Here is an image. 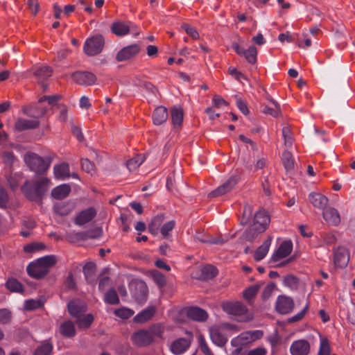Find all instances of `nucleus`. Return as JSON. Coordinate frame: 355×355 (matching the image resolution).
<instances>
[{
	"mask_svg": "<svg viewBox=\"0 0 355 355\" xmlns=\"http://www.w3.org/2000/svg\"><path fill=\"white\" fill-rule=\"evenodd\" d=\"M55 263L56 259L54 256H45L29 263L26 270L30 276L38 279L45 276L49 272L50 268Z\"/></svg>",
	"mask_w": 355,
	"mask_h": 355,
	"instance_id": "obj_1",
	"label": "nucleus"
},
{
	"mask_svg": "<svg viewBox=\"0 0 355 355\" xmlns=\"http://www.w3.org/2000/svg\"><path fill=\"white\" fill-rule=\"evenodd\" d=\"M270 223V217L266 211H259L254 217L253 223L248 231L243 234V238L248 241H252L259 234L263 232Z\"/></svg>",
	"mask_w": 355,
	"mask_h": 355,
	"instance_id": "obj_2",
	"label": "nucleus"
},
{
	"mask_svg": "<svg viewBox=\"0 0 355 355\" xmlns=\"http://www.w3.org/2000/svg\"><path fill=\"white\" fill-rule=\"evenodd\" d=\"M49 180L42 176L37 180L34 187H31L29 182H26L21 190L28 198L36 200L49 189Z\"/></svg>",
	"mask_w": 355,
	"mask_h": 355,
	"instance_id": "obj_3",
	"label": "nucleus"
},
{
	"mask_svg": "<svg viewBox=\"0 0 355 355\" xmlns=\"http://www.w3.org/2000/svg\"><path fill=\"white\" fill-rule=\"evenodd\" d=\"M293 250V243L291 241H283L271 256L270 261L277 263V266H284L293 261V258H287Z\"/></svg>",
	"mask_w": 355,
	"mask_h": 355,
	"instance_id": "obj_4",
	"label": "nucleus"
},
{
	"mask_svg": "<svg viewBox=\"0 0 355 355\" xmlns=\"http://www.w3.org/2000/svg\"><path fill=\"white\" fill-rule=\"evenodd\" d=\"M221 307L228 315L241 318L240 320H247L251 318L246 306L239 301L224 302L222 303Z\"/></svg>",
	"mask_w": 355,
	"mask_h": 355,
	"instance_id": "obj_5",
	"label": "nucleus"
},
{
	"mask_svg": "<svg viewBox=\"0 0 355 355\" xmlns=\"http://www.w3.org/2000/svg\"><path fill=\"white\" fill-rule=\"evenodd\" d=\"M24 162L31 171L36 175L42 174L49 167V162L45 161L37 155L33 153H28L24 155Z\"/></svg>",
	"mask_w": 355,
	"mask_h": 355,
	"instance_id": "obj_6",
	"label": "nucleus"
},
{
	"mask_svg": "<svg viewBox=\"0 0 355 355\" xmlns=\"http://www.w3.org/2000/svg\"><path fill=\"white\" fill-rule=\"evenodd\" d=\"M223 330L237 331L234 324L223 323L218 326L211 327L209 329L210 338L212 342L218 347H223L227 341V337L223 334Z\"/></svg>",
	"mask_w": 355,
	"mask_h": 355,
	"instance_id": "obj_7",
	"label": "nucleus"
},
{
	"mask_svg": "<svg viewBox=\"0 0 355 355\" xmlns=\"http://www.w3.org/2000/svg\"><path fill=\"white\" fill-rule=\"evenodd\" d=\"M104 46V39L101 35H96L87 38L84 44L83 51L89 56L99 54Z\"/></svg>",
	"mask_w": 355,
	"mask_h": 355,
	"instance_id": "obj_8",
	"label": "nucleus"
},
{
	"mask_svg": "<svg viewBox=\"0 0 355 355\" xmlns=\"http://www.w3.org/2000/svg\"><path fill=\"white\" fill-rule=\"evenodd\" d=\"M262 336V331L259 330L245 331L233 338L231 343L235 347L242 346L261 338Z\"/></svg>",
	"mask_w": 355,
	"mask_h": 355,
	"instance_id": "obj_9",
	"label": "nucleus"
},
{
	"mask_svg": "<svg viewBox=\"0 0 355 355\" xmlns=\"http://www.w3.org/2000/svg\"><path fill=\"white\" fill-rule=\"evenodd\" d=\"M294 308L293 300L286 295H280L276 301V310L281 314H288Z\"/></svg>",
	"mask_w": 355,
	"mask_h": 355,
	"instance_id": "obj_10",
	"label": "nucleus"
},
{
	"mask_svg": "<svg viewBox=\"0 0 355 355\" xmlns=\"http://www.w3.org/2000/svg\"><path fill=\"white\" fill-rule=\"evenodd\" d=\"M72 78L76 83L85 86L93 85L96 81V76L88 71L73 73Z\"/></svg>",
	"mask_w": 355,
	"mask_h": 355,
	"instance_id": "obj_11",
	"label": "nucleus"
},
{
	"mask_svg": "<svg viewBox=\"0 0 355 355\" xmlns=\"http://www.w3.org/2000/svg\"><path fill=\"white\" fill-rule=\"evenodd\" d=\"M238 178L236 176L230 177L224 184L218 187L216 189L209 193V196L216 197L224 195L231 191L236 184Z\"/></svg>",
	"mask_w": 355,
	"mask_h": 355,
	"instance_id": "obj_12",
	"label": "nucleus"
},
{
	"mask_svg": "<svg viewBox=\"0 0 355 355\" xmlns=\"http://www.w3.org/2000/svg\"><path fill=\"white\" fill-rule=\"evenodd\" d=\"M309 352V343L304 339L294 341L290 347V352L292 355H308Z\"/></svg>",
	"mask_w": 355,
	"mask_h": 355,
	"instance_id": "obj_13",
	"label": "nucleus"
},
{
	"mask_svg": "<svg viewBox=\"0 0 355 355\" xmlns=\"http://www.w3.org/2000/svg\"><path fill=\"white\" fill-rule=\"evenodd\" d=\"M140 51L138 44H132L123 48L116 55V60L119 62L125 61L135 56Z\"/></svg>",
	"mask_w": 355,
	"mask_h": 355,
	"instance_id": "obj_14",
	"label": "nucleus"
},
{
	"mask_svg": "<svg viewBox=\"0 0 355 355\" xmlns=\"http://www.w3.org/2000/svg\"><path fill=\"white\" fill-rule=\"evenodd\" d=\"M67 306L70 315L76 318L83 316L87 310L86 304L78 300L70 302Z\"/></svg>",
	"mask_w": 355,
	"mask_h": 355,
	"instance_id": "obj_15",
	"label": "nucleus"
},
{
	"mask_svg": "<svg viewBox=\"0 0 355 355\" xmlns=\"http://www.w3.org/2000/svg\"><path fill=\"white\" fill-rule=\"evenodd\" d=\"M190 345V338H178L171 343L170 349L173 354L179 355L184 353Z\"/></svg>",
	"mask_w": 355,
	"mask_h": 355,
	"instance_id": "obj_16",
	"label": "nucleus"
},
{
	"mask_svg": "<svg viewBox=\"0 0 355 355\" xmlns=\"http://www.w3.org/2000/svg\"><path fill=\"white\" fill-rule=\"evenodd\" d=\"M135 344L139 346H145L153 343L152 337L148 330H140L132 336Z\"/></svg>",
	"mask_w": 355,
	"mask_h": 355,
	"instance_id": "obj_17",
	"label": "nucleus"
},
{
	"mask_svg": "<svg viewBox=\"0 0 355 355\" xmlns=\"http://www.w3.org/2000/svg\"><path fill=\"white\" fill-rule=\"evenodd\" d=\"M96 215L95 209L90 207L80 211L75 219V223L78 225H83L91 221Z\"/></svg>",
	"mask_w": 355,
	"mask_h": 355,
	"instance_id": "obj_18",
	"label": "nucleus"
},
{
	"mask_svg": "<svg viewBox=\"0 0 355 355\" xmlns=\"http://www.w3.org/2000/svg\"><path fill=\"white\" fill-rule=\"evenodd\" d=\"M39 125L40 121L37 119H26L20 118L15 123V128L17 131H24L36 128Z\"/></svg>",
	"mask_w": 355,
	"mask_h": 355,
	"instance_id": "obj_19",
	"label": "nucleus"
},
{
	"mask_svg": "<svg viewBox=\"0 0 355 355\" xmlns=\"http://www.w3.org/2000/svg\"><path fill=\"white\" fill-rule=\"evenodd\" d=\"M349 260L348 250L345 248H338L334 254L335 264L339 267H345Z\"/></svg>",
	"mask_w": 355,
	"mask_h": 355,
	"instance_id": "obj_20",
	"label": "nucleus"
},
{
	"mask_svg": "<svg viewBox=\"0 0 355 355\" xmlns=\"http://www.w3.org/2000/svg\"><path fill=\"white\" fill-rule=\"evenodd\" d=\"M147 294L148 288L144 282H141L135 285L133 295L139 304H143L146 301Z\"/></svg>",
	"mask_w": 355,
	"mask_h": 355,
	"instance_id": "obj_21",
	"label": "nucleus"
},
{
	"mask_svg": "<svg viewBox=\"0 0 355 355\" xmlns=\"http://www.w3.org/2000/svg\"><path fill=\"white\" fill-rule=\"evenodd\" d=\"M34 76L37 78L39 84H41L44 89H46L47 85L42 82L49 78L52 74V69L47 66L37 67L34 71Z\"/></svg>",
	"mask_w": 355,
	"mask_h": 355,
	"instance_id": "obj_22",
	"label": "nucleus"
},
{
	"mask_svg": "<svg viewBox=\"0 0 355 355\" xmlns=\"http://www.w3.org/2000/svg\"><path fill=\"white\" fill-rule=\"evenodd\" d=\"M323 218L325 221L331 225H337L340 222V214L338 211L332 207L326 209L323 213Z\"/></svg>",
	"mask_w": 355,
	"mask_h": 355,
	"instance_id": "obj_23",
	"label": "nucleus"
},
{
	"mask_svg": "<svg viewBox=\"0 0 355 355\" xmlns=\"http://www.w3.org/2000/svg\"><path fill=\"white\" fill-rule=\"evenodd\" d=\"M309 200L311 204L318 209H324L328 204V198L319 193L309 194Z\"/></svg>",
	"mask_w": 355,
	"mask_h": 355,
	"instance_id": "obj_24",
	"label": "nucleus"
},
{
	"mask_svg": "<svg viewBox=\"0 0 355 355\" xmlns=\"http://www.w3.org/2000/svg\"><path fill=\"white\" fill-rule=\"evenodd\" d=\"M131 27L132 24L130 23L116 21L113 23L111 29L112 33L117 36H123L130 31Z\"/></svg>",
	"mask_w": 355,
	"mask_h": 355,
	"instance_id": "obj_25",
	"label": "nucleus"
},
{
	"mask_svg": "<svg viewBox=\"0 0 355 355\" xmlns=\"http://www.w3.org/2000/svg\"><path fill=\"white\" fill-rule=\"evenodd\" d=\"M168 119V111L165 107H157L153 114V121L155 125H159L164 123Z\"/></svg>",
	"mask_w": 355,
	"mask_h": 355,
	"instance_id": "obj_26",
	"label": "nucleus"
},
{
	"mask_svg": "<svg viewBox=\"0 0 355 355\" xmlns=\"http://www.w3.org/2000/svg\"><path fill=\"white\" fill-rule=\"evenodd\" d=\"M272 239L268 237L266 239L262 245H261L254 252V259L257 261L262 260L268 254L269 248L271 245Z\"/></svg>",
	"mask_w": 355,
	"mask_h": 355,
	"instance_id": "obj_27",
	"label": "nucleus"
},
{
	"mask_svg": "<svg viewBox=\"0 0 355 355\" xmlns=\"http://www.w3.org/2000/svg\"><path fill=\"white\" fill-rule=\"evenodd\" d=\"M187 315L193 320L203 322L208 318L207 313L198 307H191L187 311Z\"/></svg>",
	"mask_w": 355,
	"mask_h": 355,
	"instance_id": "obj_28",
	"label": "nucleus"
},
{
	"mask_svg": "<svg viewBox=\"0 0 355 355\" xmlns=\"http://www.w3.org/2000/svg\"><path fill=\"white\" fill-rule=\"evenodd\" d=\"M59 331L63 336L67 338H72L76 335L75 324L70 320L62 322L60 326Z\"/></svg>",
	"mask_w": 355,
	"mask_h": 355,
	"instance_id": "obj_29",
	"label": "nucleus"
},
{
	"mask_svg": "<svg viewBox=\"0 0 355 355\" xmlns=\"http://www.w3.org/2000/svg\"><path fill=\"white\" fill-rule=\"evenodd\" d=\"M53 171L57 179L64 180L70 176L69 164L65 162L54 166Z\"/></svg>",
	"mask_w": 355,
	"mask_h": 355,
	"instance_id": "obj_30",
	"label": "nucleus"
},
{
	"mask_svg": "<svg viewBox=\"0 0 355 355\" xmlns=\"http://www.w3.org/2000/svg\"><path fill=\"white\" fill-rule=\"evenodd\" d=\"M71 191V187L67 184H63L54 188L51 191V196L58 200L66 198Z\"/></svg>",
	"mask_w": 355,
	"mask_h": 355,
	"instance_id": "obj_31",
	"label": "nucleus"
},
{
	"mask_svg": "<svg viewBox=\"0 0 355 355\" xmlns=\"http://www.w3.org/2000/svg\"><path fill=\"white\" fill-rule=\"evenodd\" d=\"M164 219L163 214H159L152 219L148 225V230L152 234L157 235L158 234L159 230L163 225Z\"/></svg>",
	"mask_w": 355,
	"mask_h": 355,
	"instance_id": "obj_32",
	"label": "nucleus"
},
{
	"mask_svg": "<svg viewBox=\"0 0 355 355\" xmlns=\"http://www.w3.org/2000/svg\"><path fill=\"white\" fill-rule=\"evenodd\" d=\"M73 206L70 203L60 202L54 205L55 213L60 216H66L72 211Z\"/></svg>",
	"mask_w": 355,
	"mask_h": 355,
	"instance_id": "obj_33",
	"label": "nucleus"
},
{
	"mask_svg": "<svg viewBox=\"0 0 355 355\" xmlns=\"http://www.w3.org/2000/svg\"><path fill=\"white\" fill-rule=\"evenodd\" d=\"M155 313L153 307H148L143 311L139 313L135 317V320L139 323L145 322L149 320Z\"/></svg>",
	"mask_w": 355,
	"mask_h": 355,
	"instance_id": "obj_34",
	"label": "nucleus"
},
{
	"mask_svg": "<svg viewBox=\"0 0 355 355\" xmlns=\"http://www.w3.org/2000/svg\"><path fill=\"white\" fill-rule=\"evenodd\" d=\"M148 331L152 337L153 342H154L157 338H163L164 327L161 324H156L151 326L149 328Z\"/></svg>",
	"mask_w": 355,
	"mask_h": 355,
	"instance_id": "obj_35",
	"label": "nucleus"
},
{
	"mask_svg": "<svg viewBox=\"0 0 355 355\" xmlns=\"http://www.w3.org/2000/svg\"><path fill=\"white\" fill-rule=\"evenodd\" d=\"M172 122L174 126H180L183 121V111L182 108L174 107L171 110Z\"/></svg>",
	"mask_w": 355,
	"mask_h": 355,
	"instance_id": "obj_36",
	"label": "nucleus"
},
{
	"mask_svg": "<svg viewBox=\"0 0 355 355\" xmlns=\"http://www.w3.org/2000/svg\"><path fill=\"white\" fill-rule=\"evenodd\" d=\"M52 350V344L49 341H44L37 347L34 355H50Z\"/></svg>",
	"mask_w": 355,
	"mask_h": 355,
	"instance_id": "obj_37",
	"label": "nucleus"
},
{
	"mask_svg": "<svg viewBox=\"0 0 355 355\" xmlns=\"http://www.w3.org/2000/svg\"><path fill=\"white\" fill-rule=\"evenodd\" d=\"M145 160L144 155H138L127 162V167L130 171L136 170Z\"/></svg>",
	"mask_w": 355,
	"mask_h": 355,
	"instance_id": "obj_38",
	"label": "nucleus"
},
{
	"mask_svg": "<svg viewBox=\"0 0 355 355\" xmlns=\"http://www.w3.org/2000/svg\"><path fill=\"white\" fill-rule=\"evenodd\" d=\"M282 162L286 171H291L294 168V161L291 152L286 150L283 153Z\"/></svg>",
	"mask_w": 355,
	"mask_h": 355,
	"instance_id": "obj_39",
	"label": "nucleus"
},
{
	"mask_svg": "<svg viewBox=\"0 0 355 355\" xmlns=\"http://www.w3.org/2000/svg\"><path fill=\"white\" fill-rule=\"evenodd\" d=\"M6 286L7 288L11 292H19L21 293L23 291V286L22 284L18 282L16 279L11 278L9 279L6 283Z\"/></svg>",
	"mask_w": 355,
	"mask_h": 355,
	"instance_id": "obj_40",
	"label": "nucleus"
},
{
	"mask_svg": "<svg viewBox=\"0 0 355 355\" xmlns=\"http://www.w3.org/2000/svg\"><path fill=\"white\" fill-rule=\"evenodd\" d=\"M257 51L255 46H250L245 52L244 57L250 64H254L257 61Z\"/></svg>",
	"mask_w": 355,
	"mask_h": 355,
	"instance_id": "obj_41",
	"label": "nucleus"
},
{
	"mask_svg": "<svg viewBox=\"0 0 355 355\" xmlns=\"http://www.w3.org/2000/svg\"><path fill=\"white\" fill-rule=\"evenodd\" d=\"M77 319V324L80 328H88L94 320V317L92 314H87L83 317H80Z\"/></svg>",
	"mask_w": 355,
	"mask_h": 355,
	"instance_id": "obj_42",
	"label": "nucleus"
},
{
	"mask_svg": "<svg viewBox=\"0 0 355 355\" xmlns=\"http://www.w3.org/2000/svg\"><path fill=\"white\" fill-rule=\"evenodd\" d=\"M270 102L275 106V108H270L268 106H266L264 107L263 112L265 114H270L271 116H272L274 117H277L281 113L280 106L277 101H275L272 99L270 100Z\"/></svg>",
	"mask_w": 355,
	"mask_h": 355,
	"instance_id": "obj_43",
	"label": "nucleus"
},
{
	"mask_svg": "<svg viewBox=\"0 0 355 355\" xmlns=\"http://www.w3.org/2000/svg\"><path fill=\"white\" fill-rule=\"evenodd\" d=\"M282 137L285 146L286 148L291 147L293 142V137L288 127H284L282 128Z\"/></svg>",
	"mask_w": 355,
	"mask_h": 355,
	"instance_id": "obj_44",
	"label": "nucleus"
},
{
	"mask_svg": "<svg viewBox=\"0 0 355 355\" xmlns=\"http://www.w3.org/2000/svg\"><path fill=\"white\" fill-rule=\"evenodd\" d=\"M284 285L291 290H295L298 286V279L293 275H287L284 278Z\"/></svg>",
	"mask_w": 355,
	"mask_h": 355,
	"instance_id": "obj_45",
	"label": "nucleus"
},
{
	"mask_svg": "<svg viewBox=\"0 0 355 355\" xmlns=\"http://www.w3.org/2000/svg\"><path fill=\"white\" fill-rule=\"evenodd\" d=\"M105 301L111 304H116L119 302L117 293L114 289L109 290L105 295Z\"/></svg>",
	"mask_w": 355,
	"mask_h": 355,
	"instance_id": "obj_46",
	"label": "nucleus"
},
{
	"mask_svg": "<svg viewBox=\"0 0 355 355\" xmlns=\"http://www.w3.org/2000/svg\"><path fill=\"white\" fill-rule=\"evenodd\" d=\"M331 348L327 338H321L318 355H330Z\"/></svg>",
	"mask_w": 355,
	"mask_h": 355,
	"instance_id": "obj_47",
	"label": "nucleus"
},
{
	"mask_svg": "<svg viewBox=\"0 0 355 355\" xmlns=\"http://www.w3.org/2000/svg\"><path fill=\"white\" fill-rule=\"evenodd\" d=\"M202 274L204 278L211 279L216 275L217 270L214 266L208 265L202 268Z\"/></svg>",
	"mask_w": 355,
	"mask_h": 355,
	"instance_id": "obj_48",
	"label": "nucleus"
},
{
	"mask_svg": "<svg viewBox=\"0 0 355 355\" xmlns=\"http://www.w3.org/2000/svg\"><path fill=\"white\" fill-rule=\"evenodd\" d=\"M22 180V175L21 173H15L13 175L8 176L7 180L12 189L17 188L19 183Z\"/></svg>",
	"mask_w": 355,
	"mask_h": 355,
	"instance_id": "obj_49",
	"label": "nucleus"
},
{
	"mask_svg": "<svg viewBox=\"0 0 355 355\" xmlns=\"http://www.w3.org/2000/svg\"><path fill=\"white\" fill-rule=\"evenodd\" d=\"M259 286L257 284L251 286L245 290L243 293V297H245V299L250 300L256 295V294L259 291Z\"/></svg>",
	"mask_w": 355,
	"mask_h": 355,
	"instance_id": "obj_50",
	"label": "nucleus"
},
{
	"mask_svg": "<svg viewBox=\"0 0 355 355\" xmlns=\"http://www.w3.org/2000/svg\"><path fill=\"white\" fill-rule=\"evenodd\" d=\"M152 278L155 284L159 287H162L166 284V278L164 275L157 270L152 272Z\"/></svg>",
	"mask_w": 355,
	"mask_h": 355,
	"instance_id": "obj_51",
	"label": "nucleus"
},
{
	"mask_svg": "<svg viewBox=\"0 0 355 355\" xmlns=\"http://www.w3.org/2000/svg\"><path fill=\"white\" fill-rule=\"evenodd\" d=\"M114 313L116 316L122 319H127L134 314V311L130 309L123 307L116 309Z\"/></svg>",
	"mask_w": 355,
	"mask_h": 355,
	"instance_id": "obj_52",
	"label": "nucleus"
},
{
	"mask_svg": "<svg viewBox=\"0 0 355 355\" xmlns=\"http://www.w3.org/2000/svg\"><path fill=\"white\" fill-rule=\"evenodd\" d=\"M42 303L38 300H28L25 301L24 307L26 310L31 311L40 308Z\"/></svg>",
	"mask_w": 355,
	"mask_h": 355,
	"instance_id": "obj_53",
	"label": "nucleus"
},
{
	"mask_svg": "<svg viewBox=\"0 0 355 355\" xmlns=\"http://www.w3.org/2000/svg\"><path fill=\"white\" fill-rule=\"evenodd\" d=\"M175 223L174 220H169L164 223L160 228V232L164 236L168 235V233L174 228Z\"/></svg>",
	"mask_w": 355,
	"mask_h": 355,
	"instance_id": "obj_54",
	"label": "nucleus"
},
{
	"mask_svg": "<svg viewBox=\"0 0 355 355\" xmlns=\"http://www.w3.org/2000/svg\"><path fill=\"white\" fill-rule=\"evenodd\" d=\"M81 164L83 169L86 173L92 175L95 173V166L88 159H83Z\"/></svg>",
	"mask_w": 355,
	"mask_h": 355,
	"instance_id": "obj_55",
	"label": "nucleus"
},
{
	"mask_svg": "<svg viewBox=\"0 0 355 355\" xmlns=\"http://www.w3.org/2000/svg\"><path fill=\"white\" fill-rule=\"evenodd\" d=\"M44 247L42 243H33L24 246V250L26 252H34L44 249Z\"/></svg>",
	"mask_w": 355,
	"mask_h": 355,
	"instance_id": "obj_56",
	"label": "nucleus"
},
{
	"mask_svg": "<svg viewBox=\"0 0 355 355\" xmlns=\"http://www.w3.org/2000/svg\"><path fill=\"white\" fill-rule=\"evenodd\" d=\"M182 28L193 40L199 39V37H200L199 33H198L197 30L195 28H193L188 24H183L182 26Z\"/></svg>",
	"mask_w": 355,
	"mask_h": 355,
	"instance_id": "obj_57",
	"label": "nucleus"
},
{
	"mask_svg": "<svg viewBox=\"0 0 355 355\" xmlns=\"http://www.w3.org/2000/svg\"><path fill=\"white\" fill-rule=\"evenodd\" d=\"M252 207L250 205L245 206L241 223L243 225L247 224L248 223L249 218L252 216Z\"/></svg>",
	"mask_w": 355,
	"mask_h": 355,
	"instance_id": "obj_58",
	"label": "nucleus"
},
{
	"mask_svg": "<svg viewBox=\"0 0 355 355\" xmlns=\"http://www.w3.org/2000/svg\"><path fill=\"white\" fill-rule=\"evenodd\" d=\"M11 318V313L6 309H0V323H8Z\"/></svg>",
	"mask_w": 355,
	"mask_h": 355,
	"instance_id": "obj_59",
	"label": "nucleus"
},
{
	"mask_svg": "<svg viewBox=\"0 0 355 355\" xmlns=\"http://www.w3.org/2000/svg\"><path fill=\"white\" fill-rule=\"evenodd\" d=\"M60 96L59 95H53V96H44L41 97L39 100V102L42 103L43 101H48L49 105H53L56 102H58L60 99Z\"/></svg>",
	"mask_w": 355,
	"mask_h": 355,
	"instance_id": "obj_60",
	"label": "nucleus"
},
{
	"mask_svg": "<svg viewBox=\"0 0 355 355\" xmlns=\"http://www.w3.org/2000/svg\"><path fill=\"white\" fill-rule=\"evenodd\" d=\"M308 308H309V303H306V304L305 305L304 309L300 313H298L296 315H295L293 317H291L289 319V321L294 322H297V321H299L301 319H302L303 317L305 315V314H306V311L308 310Z\"/></svg>",
	"mask_w": 355,
	"mask_h": 355,
	"instance_id": "obj_61",
	"label": "nucleus"
},
{
	"mask_svg": "<svg viewBox=\"0 0 355 355\" xmlns=\"http://www.w3.org/2000/svg\"><path fill=\"white\" fill-rule=\"evenodd\" d=\"M27 5L33 15L37 13L40 7L38 0H27Z\"/></svg>",
	"mask_w": 355,
	"mask_h": 355,
	"instance_id": "obj_62",
	"label": "nucleus"
},
{
	"mask_svg": "<svg viewBox=\"0 0 355 355\" xmlns=\"http://www.w3.org/2000/svg\"><path fill=\"white\" fill-rule=\"evenodd\" d=\"M267 349L263 347H259L248 351L246 355H266Z\"/></svg>",
	"mask_w": 355,
	"mask_h": 355,
	"instance_id": "obj_63",
	"label": "nucleus"
},
{
	"mask_svg": "<svg viewBox=\"0 0 355 355\" xmlns=\"http://www.w3.org/2000/svg\"><path fill=\"white\" fill-rule=\"evenodd\" d=\"M103 231L102 229L100 227H97L92 231L88 232L86 234L87 238H92V239H96L98 238L102 235Z\"/></svg>",
	"mask_w": 355,
	"mask_h": 355,
	"instance_id": "obj_64",
	"label": "nucleus"
}]
</instances>
